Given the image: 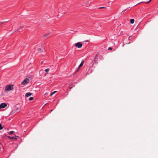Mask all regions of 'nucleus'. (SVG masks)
Returning <instances> with one entry per match:
<instances>
[{
  "mask_svg": "<svg viewBox=\"0 0 158 158\" xmlns=\"http://www.w3.org/2000/svg\"><path fill=\"white\" fill-rule=\"evenodd\" d=\"M13 89V85H6L5 88V91H9L12 90Z\"/></svg>",
  "mask_w": 158,
  "mask_h": 158,
  "instance_id": "nucleus-1",
  "label": "nucleus"
},
{
  "mask_svg": "<svg viewBox=\"0 0 158 158\" xmlns=\"http://www.w3.org/2000/svg\"><path fill=\"white\" fill-rule=\"evenodd\" d=\"M29 82V80L28 79L26 78L21 83V85H25L28 83Z\"/></svg>",
  "mask_w": 158,
  "mask_h": 158,
  "instance_id": "nucleus-2",
  "label": "nucleus"
},
{
  "mask_svg": "<svg viewBox=\"0 0 158 158\" xmlns=\"http://www.w3.org/2000/svg\"><path fill=\"white\" fill-rule=\"evenodd\" d=\"M7 106V104L6 103H2L0 104V109L4 108Z\"/></svg>",
  "mask_w": 158,
  "mask_h": 158,
  "instance_id": "nucleus-3",
  "label": "nucleus"
},
{
  "mask_svg": "<svg viewBox=\"0 0 158 158\" xmlns=\"http://www.w3.org/2000/svg\"><path fill=\"white\" fill-rule=\"evenodd\" d=\"M89 2L88 1H85L83 2V6H89Z\"/></svg>",
  "mask_w": 158,
  "mask_h": 158,
  "instance_id": "nucleus-4",
  "label": "nucleus"
},
{
  "mask_svg": "<svg viewBox=\"0 0 158 158\" xmlns=\"http://www.w3.org/2000/svg\"><path fill=\"white\" fill-rule=\"evenodd\" d=\"M75 46L78 48H80L82 47V44L80 42H78L76 44Z\"/></svg>",
  "mask_w": 158,
  "mask_h": 158,
  "instance_id": "nucleus-5",
  "label": "nucleus"
},
{
  "mask_svg": "<svg viewBox=\"0 0 158 158\" xmlns=\"http://www.w3.org/2000/svg\"><path fill=\"white\" fill-rule=\"evenodd\" d=\"M84 62V60H82L81 61V64H80L78 68L77 69L76 71V72H77L78 71V69H79V68L80 67H81L83 65Z\"/></svg>",
  "mask_w": 158,
  "mask_h": 158,
  "instance_id": "nucleus-6",
  "label": "nucleus"
},
{
  "mask_svg": "<svg viewBox=\"0 0 158 158\" xmlns=\"http://www.w3.org/2000/svg\"><path fill=\"white\" fill-rule=\"evenodd\" d=\"M32 93L30 92H28L26 94L25 96L27 97H28L32 95Z\"/></svg>",
  "mask_w": 158,
  "mask_h": 158,
  "instance_id": "nucleus-7",
  "label": "nucleus"
},
{
  "mask_svg": "<svg viewBox=\"0 0 158 158\" xmlns=\"http://www.w3.org/2000/svg\"><path fill=\"white\" fill-rule=\"evenodd\" d=\"M19 138L18 136H15L11 137V139H16Z\"/></svg>",
  "mask_w": 158,
  "mask_h": 158,
  "instance_id": "nucleus-8",
  "label": "nucleus"
},
{
  "mask_svg": "<svg viewBox=\"0 0 158 158\" xmlns=\"http://www.w3.org/2000/svg\"><path fill=\"white\" fill-rule=\"evenodd\" d=\"M51 36L50 34L48 33V34H45L44 35V36H45L47 37H48Z\"/></svg>",
  "mask_w": 158,
  "mask_h": 158,
  "instance_id": "nucleus-9",
  "label": "nucleus"
},
{
  "mask_svg": "<svg viewBox=\"0 0 158 158\" xmlns=\"http://www.w3.org/2000/svg\"><path fill=\"white\" fill-rule=\"evenodd\" d=\"M44 73V71L43 70H41L39 71V73L41 75H42Z\"/></svg>",
  "mask_w": 158,
  "mask_h": 158,
  "instance_id": "nucleus-10",
  "label": "nucleus"
},
{
  "mask_svg": "<svg viewBox=\"0 0 158 158\" xmlns=\"http://www.w3.org/2000/svg\"><path fill=\"white\" fill-rule=\"evenodd\" d=\"M16 112V110H12L10 113V114H13Z\"/></svg>",
  "mask_w": 158,
  "mask_h": 158,
  "instance_id": "nucleus-11",
  "label": "nucleus"
},
{
  "mask_svg": "<svg viewBox=\"0 0 158 158\" xmlns=\"http://www.w3.org/2000/svg\"><path fill=\"white\" fill-rule=\"evenodd\" d=\"M135 20L134 19H131L130 20V23L131 24H133L134 23Z\"/></svg>",
  "mask_w": 158,
  "mask_h": 158,
  "instance_id": "nucleus-12",
  "label": "nucleus"
},
{
  "mask_svg": "<svg viewBox=\"0 0 158 158\" xmlns=\"http://www.w3.org/2000/svg\"><path fill=\"white\" fill-rule=\"evenodd\" d=\"M14 132V131H11L8 132V133H9V134L11 135V134H13Z\"/></svg>",
  "mask_w": 158,
  "mask_h": 158,
  "instance_id": "nucleus-13",
  "label": "nucleus"
},
{
  "mask_svg": "<svg viewBox=\"0 0 158 158\" xmlns=\"http://www.w3.org/2000/svg\"><path fill=\"white\" fill-rule=\"evenodd\" d=\"M8 22H9V21H7V20H6V21H5L1 22V23H0V24H3V23H4Z\"/></svg>",
  "mask_w": 158,
  "mask_h": 158,
  "instance_id": "nucleus-14",
  "label": "nucleus"
},
{
  "mask_svg": "<svg viewBox=\"0 0 158 158\" xmlns=\"http://www.w3.org/2000/svg\"><path fill=\"white\" fill-rule=\"evenodd\" d=\"M49 71V69H47L44 70V71H45L46 72H48Z\"/></svg>",
  "mask_w": 158,
  "mask_h": 158,
  "instance_id": "nucleus-15",
  "label": "nucleus"
},
{
  "mask_svg": "<svg viewBox=\"0 0 158 158\" xmlns=\"http://www.w3.org/2000/svg\"><path fill=\"white\" fill-rule=\"evenodd\" d=\"M33 99H34L33 97H31L29 98V100H33Z\"/></svg>",
  "mask_w": 158,
  "mask_h": 158,
  "instance_id": "nucleus-16",
  "label": "nucleus"
},
{
  "mask_svg": "<svg viewBox=\"0 0 158 158\" xmlns=\"http://www.w3.org/2000/svg\"><path fill=\"white\" fill-rule=\"evenodd\" d=\"M3 129V127L1 124H0V130H2Z\"/></svg>",
  "mask_w": 158,
  "mask_h": 158,
  "instance_id": "nucleus-17",
  "label": "nucleus"
},
{
  "mask_svg": "<svg viewBox=\"0 0 158 158\" xmlns=\"http://www.w3.org/2000/svg\"><path fill=\"white\" fill-rule=\"evenodd\" d=\"M112 48H111V47H109L108 48V50H112Z\"/></svg>",
  "mask_w": 158,
  "mask_h": 158,
  "instance_id": "nucleus-18",
  "label": "nucleus"
},
{
  "mask_svg": "<svg viewBox=\"0 0 158 158\" xmlns=\"http://www.w3.org/2000/svg\"><path fill=\"white\" fill-rule=\"evenodd\" d=\"M38 50L39 52H41V49L40 48H38Z\"/></svg>",
  "mask_w": 158,
  "mask_h": 158,
  "instance_id": "nucleus-19",
  "label": "nucleus"
},
{
  "mask_svg": "<svg viewBox=\"0 0 158 158\" xmlns=\"http://www.w3.org/2000/svg\"><path fill=\"white\" fill-rule=\"evenodd\" d=\"M56 92V91H54L53 92H52V93H51V95H52L55 92Z\"/></svg>",
  "mask_w": 158,
  "mask_h": 158,
  "instance_id": "nucleus-20",
  "label": "nucleus"
},
{
  "mask_svg": "<svg viewBox=\"0 0 158 158\" xmlns=\"http://www.w3.org/2000/svg\"><path fill=\"white\" fill-rule=\"evenodd\" d=\"M151 1V0H149L148 1V2H145L146 3H149Z\"/></svg>",
  "mask_w": 158,
  "mask_h": 158,
  "instance_id": "nucleus-21",
  "label": "nucleus"
},
{
  "mask_svg": "<svg viewBox=\"0 0 158 158\" xmlns=\"http://www.w3.org/2000/svg\"><path fill=\"white\" fill-rule=\"evenodd\" d=\"M11 137H10V136H7V137L9 138H10V139H11Z\"/></svg>",
  "mask_w": 158,
  "mask_h": 158,
  "instance_id": "nucleus-22",
  "label": "nucleus"
},
{
  "mask_svg": "<svg viewBox=\"0 0 158 158\" xmlns=\"http://www.w3.org/2000/svg\"><path fill=\"white\" fill-rule=\"evenodd\" d=\"M105 7H99V9H101V8H105Z\"/></svg>",
  "mask_w": 158,
  "mask_h": 158,
  "instance_id": "nucleus-23",
  "label": "nucleus"
},
{
  "mask_svg": "<svg viewBox=\"0 0 158 158\" xmlns=\"http://www.w3.org/2000/svg\"><path fill=\"white\" fill-rule=\"evenodd\" d=\"M23 27H21V28H23Z\"/></svg>",
  "mask_w": 158,
  "mask_h": 158,
  "instance_id": "nucleus-24",
  "label": "nucleus"
},
{
  "mask_svg": "<svg viewBox=\"0 0 158 158\" xmlns=\"http://www.w3.org/2000/svg\"><path fill=\"white\" fill-rule=\"evenodd\" d=\"M124 44L123 45V46H124Z\"/></svg>",
  "mask_w": 158,
  "mask_h": 158,
  "instance_id": "nucleus-25",
  "label": "nucleus"
}]
</instances>
